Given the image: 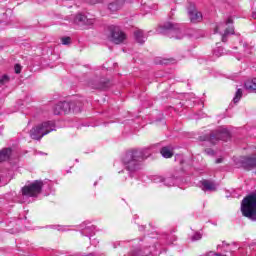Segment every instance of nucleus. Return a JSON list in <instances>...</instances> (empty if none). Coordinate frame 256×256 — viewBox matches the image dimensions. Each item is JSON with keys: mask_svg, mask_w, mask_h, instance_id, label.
Listing matches in <instances>:
<instances>
[{"mask_svg": "<svg viewBox=\"0 0 256 256\" xmlns=\"http://www.w3.org/2000/svg\"><path fill=\"white\" fill-rule=\"evenodd\" d=\"M215 33H223L222 41L225 43L227 41V35H233V33H235V29L233 28V17H229L225 23L216 26Z\"/></svg>", "mask_w": 256, "mask_h": 256, "instance_id": "nucleus-6", "label": "nucleus"}, {"mask_svg": "<svg viewBox=\"0 0 256 256\" xmlns=\"http://www.w3.org/2000/svg\"><path fill=\"white\" fill-rule=\"evenodd\" d=\"M135 39L137 43H140V45H143L145 42V35L143 34V30H136L134 32Z\"/></svg>", "mask_w": 256, "mask_h": 256, "instance_id": "nucleus-19", "label": "nucleus"}, {"mask_svg": "<svg viewBox=\"0 0 256 256\" xmlns=\"http://www.w3.org/2000/svg\"><path fill=\"white\" fill-rule=\"evenodd\" d=\"M188 16L191 21V23H199L203 19V15L201 12L197 11L195 9V4L190 3L188 7Z\"/></svg>", "mask_w": 256, "mask_h": 256, "instance_id": "nucleus-9", "label": "nucleus"}, {"mask_svg": "<svg viewBox=\"0 0 256 256\" xmlns=\"http://www.w3.org/2000/svg\"><path fill=\"white\" fill-rule=\"evenodd\" d=\"M147 159L143 150L128 151L122 158V163L125 169L130 173H135L141 169V163Z\"/></svg>", "mask_w": 256, "mask_h": 256, "instance_id": "nucleus-1", "label": "nucleus"}, {"mask_svg": "<svg viewBox=\"0 0 256 256\" xmlns=\"http://www.w3.org/2000/svg\"><path fill=\"white\" fill-rule=\"evenodd\" d=\"M243 47H248V45H247V44H244Z\"/></svg>", "mask_w": 256, "mask_h": 256, "instance_id": "nucleus-35", "label": "nucleus"}, {"mask_svg": "<svg viewBox=\"0 0 256 256\" xmlns=\"http://www.w3.org/2000/svg\"><path fill=\"white\" fill-rule=\"evenodd\" d=\"M43 189V181L36 180L32 182L30 185H26L22 188V195L23 197H37L41 193Z\"/></svg>", "mask_w": 256, "mask_h": 256, "instance_id": "nucleus-5", "label": "nucleus"}, {"mask_svg": "<svg viewBox=\"0 0 256 256\" xmlns=\"http://www.w3.org/2000/svg\"><path fill=\"white\" fill-rule=\"evenodd\" d=\"M177 241V237L175 235H169L166 237V245H173Z\"/></svg>", "mask_w": 256, "mask_h": 256, "instance_id": "nucleus-24", "label": "nucleus"}, {"mask_svg": "<svg viewBox=\"0 0 256 256\" xmlns=\"http://www.w3.org/2000/svg\"><path fill=\"white\" fill-rule=\"evenodd\" d=\"M21 69H22V67H21V65H19V64H16V65L14 66V71H15V73H17L18 75H19V73H21Z\"/></svg>", "mask_w": 256, "mask_h": 256, "instance_id": "nucleus-30", "label": "nucleus"}, {"mask_svg": "<svg viewBox=\"0 0 256 256\" xmlns=\"http://www.w3.org/2000/svg\"><path fill=\"white\" fill-rule=\"evenodd\" d=\"M213 55L215 57H221L223 55V48L217 47L216 49L213 50Z\"/></svg>", "mask_w": 256, "mask_h": 256, "instance_id": "nucleus-26", "label": "nucleus"}, {"mask_svg": "<svg viewBox=\"0 0 256 256\" xmlns=\"http://www.w3.org/2000/svg\"><path fill=\"white\" fill-rule=\"evenodd\" d=\"M230 138H231V133L229 132V130H227V128H220L216 132L210 135L209 141L210 143L215 145V143H217V141L219 140L227 141Z\"/></svg>", "mask_w": 256, "mask_h": 256, "instance_id": "nucleus-8", "label": "nucleus"}, {"mask_svg": "<svg viewBox=\"0 0 256 256\" xmlns=\"http://www.w3.org/2000/svg\"><path fill=\"white\" fill-rule=\"evenodd\" d=\"M180 159H181V156H180V155H178V156L175 158L176 161H179Z\"/></svg>", "mask_w": 256, "mask_h": 256, "instance_id": "nucleus-33", "label": "nucleus"}, {"mask_svg": "<svg viewBox=\"0 0 256 256\" xmlns=\"http://www.w3.org/2000/svg\"><path fill=\"white\" fill-rule=\"evenodd\" d=\"M203 234L201 232H195L194 235L191 237L192 241H199L202 239Z\"/></svg>", "mask_w": 256, "mask_h": 256, "instance_id": "nucleus-27", "label": "nucleus"}, {"mask_svg": "<svg viewBox=\"0 0 256 256\" xmlns=\"http://www.w3.org/2000/svg\"><path fill=\"white\" fill-rule=\"evenodd\" d=\"M157 31L163 35L173 37L174 39H183V33H181V29H179V24L167 22L163 26H160Z\"/></svg>", "mask_w": 256, "mask_h": 256, "instance_id": "nucleus-4", "label": "nucleus"}, {"mask_svg": "<svg viewBox=\"0 0 256 256\" xmlns=\"http://www.w3.org/2000/svg\"><path fill=\"white\" fill-rule=\"evenodd\" d=\"M158 182L159 183H164V185L166 187H173L174 185L177 184L178 178H175V176H171V177H158Z\"/></svg>", "mask_w": 256, "mask_h": 256, "instance_id": "nucleus-14", "label": "nucleus"}, {"mask_svg": "<svg viewBox=\"0 0 256 256\" xmlns=\"http://www.w3.org/2000/svg\"><path fill=\"white\" fill-rule=\"evenodd\" d=\"M244 85L247 91H250V92L256 91V78L252 80H247Z\"/></svg>", "mask_w": 256, "mask_h": 256, "instance_id": "nucleus-18", "label": "nucleus"}, {"mask_svg": "<svg viewBox=\"0 0 256 256\" xmlns=\"http://www.w3.org/2000/svg\"><path fill=\"white\" fill-rule=\"evenodd\" d=\"M51 131H55V123L51 121L44 122L30 130V137L31 139H35L36 141H39V139H41L42 137H45V135H49Z\"/></svg>", "mask_w": 256, "mask_h": 256, "instance_id": "nucleus-3", "label": "nucleus"}, {"mask_svg": "<svg viewBox=\"0 0 256 256\" xmlns=\"http://www.w3.org/2000/svg\"><path fill=\"white\" fill-rule=\"evenodd\" d=\"M62 113H63V108L61 106V102H59L54 106V115H62Z\"/></svg>", "mask_w": 256, "mask_h": 256, "instance_id": "nucleus-22", "label": "nucleus"}, {"mask_svg": "<svg viewBox=\"0 0 256 256\" xmlns=\"http://www.w3.org/2000/svg\"><path fill=\"white\" fill-rule=\"evenodd\" d=\"M116 248H117V245L114 244V249H116Z\"/></svg>", "mask_w": 256, "mask_h": 256, "instance_id": "nucleus-37", "label": "nucleus"}, {"mask_svg": "<svg viewBox=\"0 0 256 256\" xmlns=\"http://www.w3.org/2000/svg\"><path fill=\"white\" fill-rule=\"evenodd\" d=\"M61 106H62V112L63 113H70L71 111H73L74 113H79V111H81V108L77 107V103L75 102H61Z\"/></svg>", "mask_w": 256, "mask_h": 256, "instance_id": "nucleus-10", "label": "nucleus"}, {"mask_svg": "<svg viewBox=\"0 0 256 256\" xmlns=\"http://www.w3.org/2000/svg\"><path fill=\"white\" fill-rule=\"evenodd\" d=\"M242 97H243V91L241 89H237L236 94L233 98L234 103H237L238 101H241Z\"/></svg>", "mask_w": 256, "mask_h": 256, "instance_id": "nucleus-21", "label": "nucleus"}, {"mask_svg": "<svg viewBox=\"0 0 256 256\" xmlns=\"http://www.w3.org/2000/svg\"><path fill=\"white\" fill-rule=\"evenodd\" d=\"M160 153L165 159H171L173 157V148L165 146L161 149Z\"/></svg>", "mask_w": 256, "mask_h": 256, "instance_id": "nucleus-15", "label": "nucleus"}, {"mask_svg": "<svg viewBox=\"0 0 256 256\" xmlns=\"http://www.w3.org/2000/svg\"><path fill=\"white\" fill-rule=\"evenodd\" d=\"M200 185L202 191H217V184L211 180H202Z\"/></svg>", "mask_w": 256, "mask_h": 256, "instance_id": "nucleus-13", "label": "nucleus"}, {"mask_svg": "<svg viewBox=\"0 0 256 256\" xmlns=\"http://www.w3.org/2000/svg\"><path fill=\"white\" fill-rule=\"evenodd\" d=\"M121 7H123V2H119V1L112 2L108 5V9L112 13H115V11H119V9H121Z\"/></svg>", "mask_w": 256, "mask_h": 256, "instance_id": "nucleus-17", "label": "nucleus"}, {"mask_svg": "<svg viewBox=\"0 0 256 256\" xmlns=\"http://www.w3.org/2000/svg\"><path fill=\"white\" fill-rule=\"evenodd\" d=\"M216 162H217V163H221V160H217Z\"/></svg>", "mask_w": 256, "mask_h": 256, "instance_id": "nucleus-36", "label": "nucleus"}, {"mask_svg": "<svg viewBox=\"0 0 256 256\" xmlns=\"http://www.w3.org/2000/svg\"><path fill=\"white\" fill-rule=\"evenodd\" d=\"M74 23H76L77 25H93V23H95V20L88 19L87 16L83 14H78L74 19Z\"/></svg>", "mask_w": 256, "mask_h": 256, "instance_id": "nucleus-12", "label": "nucleus"}, {"mask_svg": "<svg viewBox=\"0 0 256 256\" xmlns=\"http://www.w3.org/2000/svg\"><path fill=\"white\" fill-rule=\"evenodd\" d=\"M9 81H11V78H9V76L7 75L0 76V87H2V85H7Z\"/></svg>", "mask_w": 256, "mask_h": 256, "instance_id": "nucleus-23", "label": "nucleus"}, {"mask_svg": "<svg viewBox=\"0 0 256 256\" xmlns=\"http://www.w3.org/2000/svg\"><path fill=\"white\" fill-rule=\"evenodd\" d=\"M240 162L244 169H253L256 167V158L255 157H241Z\"/></svg>", "mask_w": 256, "mask_h": 256, "instance_id": "nucleus-11", "label": "nucleus"}, {"mask_svg": "<svg viewBox=\"0 0 256 256\" xmlns=\"http://www.w3.org/2000/svg\"><path fill=\"white\" fill-rule=\"evenodd\" d=\"M110 39L115 45H121V43H125L127 34H125L119 26H112L110 27Z\"/></svg>", "mask_w": 256, "mask_h": 256, "instance_id": "nucleus-7", "label": "nucleus"}, {"mask_svg": "<svg viewBox=\"0 0 256 256\" xmlns=\"http://www.w3.org/2000/svg\"><path fill=\"white\" fill-rule=\"evenodd\" d=\"M101 0H90L91 5H95L96 3H99Z\"/></svg>", "mask_w": 256, "mask_h": 256, "instance_id": "nucleus-32", "label": "nucleus"}, {"mask_svg": "<svg viewBox=\"0 0 256 256\" xmlns=\"http://www.w3.org/2000/svg\"><path fill=\"white\" fill-rule=\"evenodd\" d=\"M204 256H226V255H221L219 253H215L213 251L207 252Z\"/></svg>", "mask_w": 256, "mask_h": 256, "instance_id": "nucleus-29", "label": "nucleus"}, {"mask_svg": "<svg viewBox=\"0 0 256 256\" xmlns=\"http://www.w3.org/2000/svg\"><path fill=\"white\" fill-rule=\"evenodd\" d=\"M245 53H249V51L245 50Z\"/></svg>", "mask_w": 256, "mask_h": 256, "instance_id": "nucleus-38", "label": "nucleus"}, {"mask_svg": "<svg viewBox=\"0 0 256 256\" xmlns=\"http://www.w3.org/2000/svg\"><path fill=\"white\" fill-rule=\"evenodd\" d=\"M11 157V148H4L0 151V163L7 161Z\"/></svg>", "mask_w": 256, "mask_h": 256, "instance_id": "nucleus-16", "label": "nucleus"}, {"mask_svg": "<svg viewBox=\"0 0 256 256\" xmlns=\"http://www.w3.org/2000/svg\"><path fill=\"white\" fill-rule=\"evenodd\" d=\"M62 45H70L71 44V38L70 37H64L61 39Z\"/></svg>", "mask_w": 256, "mask_h": 256, "instance_id": "nucleus-28", "label": "nucleus"}, {"mask_svg": "<svg viewBox=\"0 0 256 256\" xmlns=\"http://www.w3.org/2000/svg\"><path fill=\"white\" fill-rule=\"evenodd\" d=\"M95 226H87L83 231H82V235H85V237H93V235L95 234Z\"/></svg>", "mask_w": 256, "mask_h": 256, "instance_id": "nucleus-20", "label": "nucleus"}, {"mask_svg": "<svg viewBox=\"0 0 256 256\" xmlns=\"http://www.w3.org/2000/svg\"><path fill=\"white\" fill-rule=\"evenodd\" d=\"M89 87H91L92 89H103V84L99 82H90Z\"/></svg>", "mask_w": 256, "mask_h": 256, "instance_id": "nucleus-25", "label": "nucleus"}, {"mask_svg": "<svg viewBox=\"0 0 256 256\" xmlns=\"http://www.w3.org/2000/svg\"><path fill=\"white\" fill-rule=\"evenodd\" d=\"M241 211L244 217L256 221V195H249L242 200Z\"/></svg>", "mask_w": 256, "mask_h": 256, "instance_id": "nucleus-2", "label": "nucleus"}, {"mask_svg": "<svg viewBox=\"0 0 256 256\" xmlns=\"http://www.w3.org/2000/svg\"><path fill=\"white\" fill-rule=\"evenodd\" d=\"M252 17H253L254 19H256V13H255V12L252 13Z\"/></svg>", "mask_w": 256, "mask_h": 256, "instance_id": "nucleus-34", "label": "nucleus"}, {"mask_svg": "<svg viewBox=\"0 0 256 256\" xmlns=\"http://www.w3.org/2000/svg\"><path fill=\"white\" fill-rule=\"evenodd\" d=\"M205 153H207V155H214L215 152H213V150L211 149H208V150H205Z\"/></svg>", "mask_w": 256, "mask_h": 256, "instance_id": "nucleus-31", "label": "nucleus"}]
</instances>
